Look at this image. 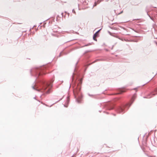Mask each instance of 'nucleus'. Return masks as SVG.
<instances>
[{"label":"nucleus","mask_w":157,"mask_h":157,"mask_svg":"<svg viewBox=\"0 0 157 157\" xmlns=\"http://www.w3.org/2000/svg\"><path fill=\"white\" fill-rule=\"evenodd\" d=\"M155 91H157V89H156L155 90Z\"/></svg>","instance_id":"obj_8"},{"label":"nucleus","mask_w":157,"mask_h":157,"mask_svg":"<svg viewBox=\"0 0 157 157\" xmlns=\"http://www.w3.org/2000/svg\"><path fill=\"white\" fill-rule=\"evenodd\" d=\"M82 79H81V80H80V82L81 83H82Z\"/></svg>","instance_id":"obj_6"},{"label":"nucleus","mask_w":157,"mask_h":157,"mask_svg":"<svg viewBox=\"0 0 157 157\" xmlns=\"http://www.w3.org/2000/svg\"><path fill=\"white\" fill-rule=\"evenodd\" d=\"M49 86H50H50L51 87L52 86V85H51L50 83Z\"/></svg>","instance_id":"obj_7"},{"label":"nucleus","mask_w":157,"mask_h":157,"mask_svg":"<svg viewBox=\"0 0 157 157\" xmlns=\"http://www.w3.org/2000/svg\"><path fill=\"white\" fill-rule=\"evenodd\" d=\"M74 92L75 94H78V92L77 91V90H74Z\"/></svg>","instance_id":"obj_3"},{"label":"nucleus","mask_w":157,"mask_h":157,"mask_svg":"<svg viewBox=\"0 0 157 157\" xmlns=\"http://www.w3.org/2000/svg\"><path fill=\"white\" fill-rule=\"evenodd\" d=\"M136 98V96L135 95H134L132 98L131 101H132V103L133 101H134V100Z\"/></svg>","instance_id":"obj_2"},{"label":"nucleus","mask_w":157,"mask_h":157,"mask_svg":"<svg viewBox=\"0 0 157 157\" xmlns=\"http://www.w3.org/2000/svg\"><path fill=\"white\" fill-rule=\"evenodd\" d=\"M121 92H126V90L124 89H122L121 90Z\"/></svg>","instance_id":"obj_4"},{"label":"nucleus","mask_w":157,"mask_h":157,"mask_svg":"<svg viewBox=\"0 0 157 157\" xmlns=\"http://www.w3.org/2000/svg\"><path fill=\"white\" fill-rule=\"evenodd\" d=\"M67 103H69V97H68L67 98Z\"/></svg>","instance_id":"obj_5"},{"label":"nucleus","mask_w":157,"mask_h":157,"mask_svg":"<svg viewBox=\"0 0 157 157\" xmlns=\"http://www.w3.org/2000/svg\"><path fill=\"white\" fill-rule=\"evenodd\" d=\"M123 12V11H122L119 14L122 13Z\"/></svg>","instance_id":"obj_9"},{"label":"nucleus","mask_w":157,"mask_h":157,"mask_svg":"<svg viewBox=\"0 0 157 157\" xmlns=\"http://www.w3.org/2000/svg\"><path fill=\"white\" fill-rule=\"evenodd\" d=\"M99 30L97 31L94 34V35L93 38L94 40H95L97 41V39H96V38L97 36V35H98V33L99 32Z\"/></svg>","instance_id":"obj_1"},{"label":"nucleus","mask_w":157,"mask_h":157,"mask_svg":"<svg viewBox=\"0 0 157 157\" xmlns=\"http://www.w3.org/2000/svg\"><path fill=\"white\" fill-rule=\"evenodd\" d=\"M49 90V89H48V90Z\"/></svg>","instance_id":"obj_11"},{"label":"nucleus","mask_w":157,"mask_h":157,"mask_svg":"<svg viewBox=\"0 0 157 157\" xmlns=\"http://www.w3.org/2000/svg\"><path fill=\"white\" fill-rule=\"evenodd\" d=\"M121 94V93H118L117 94Z\"/></svg>","instance_id":"obj_10"}]
</instances>
